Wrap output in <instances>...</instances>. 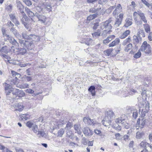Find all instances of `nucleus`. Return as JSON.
<instances>
[{"label":"nucleus","instance_id":"1","mask_svg":"<svg viewBox=\"0 0 152 152\" xmlns=\"http://www.w3.org/2000/svg\"><path fill=\"white\" fill-rule=\"evenodd\" d=\"M133 16L135 23L138 26H141L142 24V22L145 23L143 25L145 31L149 33L150 32V28L149 25L146 24L147 20L145 15L140 10H137L133 13Z\"/></svg>","mask_w":152,"mask_h":152},{"label":"nucleus","instance_id":"2","mask_svg":"<svg viewBox=\"0 0 152 152\" xmlns=\"http://www.w3.org/2000/svg\"><path fill=\"white\" fill-rule=\"evenodd\" d=\"M113 21V18H110L108 20L105 22H103L100 23V28L102 29H104L102 33V35L103 37H106L108 34H109L111 31L110 30L112 27L110 23Z\"/></svg>","mask_w":152,"mask_h":152},{"label":"nucleus","instance_id":"3","mask_svg":"<svg viewBox=\"0 0 152 152\" xmlns=\"http://www.w3.org/2000/svg\"><path fill=\"white\" fill-rule=\"evenodd\" d=\"M35 16L38 19V21L40 22L41 23L48 25L51 23L50 19L44 15L36 13L35 14Z\"/></svg>","mask_w":152,"mask_h":152},{"label":"nucleus","instance_id":"4","mask_svg":"<svg viewBox=\"0 0 152 152\" xmlns=\"http://www.w3.org/2000/svg\"><path fill=\"white\" fill-rule=\"evenodd\" d=\"M140 50L144 52L145 53L150 54L151 51V48L150 45L148 44L146 41H144L142 43Z\"/></svg>","mask_w":152,"mask_h":152},{"label":"nucleus","instance_id":"5","mask_svg":"<svg viewBox=\"0 0 152 152\" xmlns=\"http://www.w3.org/2000/svg\"><path fill=\"white\" fill-rule=\"evenodd\" d=\"M19 42L21 46L23 48H27L28 49L31 50L34 48V45L33 42L30 40L24 41L19 39Z\"/></svg>","mask_w":152,"mask_h":152},{"label":"nucleus","instance_id":"6","mask_svg":"<svg viewBox=\"0 0 152 152\" xmlns=\"http://www.w3.org/2000/svg\"><path fill=\"white\" fill-rule=\"evenodd\" d=\"M84 123L89 125L94 126L96 124V121L94 119H91L89 117H85L83 118Z\"/></svg>","mask_w":152,"mask_h":152},{"label":"nucleus","instance_id":"7","mask_svg":"<svg viewBox=\"0 0 152 152\" xmlns=\"http://www.w3.org/2000/svg\"><path fill=\"white\" fill-rule=\"evenodd\" d=\"M38 4L43 9H45L49 12L51 11L52 7L50 4L42 1H40Z\"/></svg>","mask_w":152,"mask_h":152},{"label":"nucleus","instance_id":"8","mask_svg":"<svg viewBox=\"0 0 152 152\" xmlns=\"http://www.w3.org/2000/svg\"><path fill=\"white\" fill-rule=\"evenodd\" d=\"M145 119L143 118L141 119H138L136 124V127L137 129H138L139 128L140 129L143 128L145 124Z\"/></svg>","mask_w":152,"mask_h":152},{"label":"nucleus","instance_id":"9","mask_svg":"<svg viewBox=\"0 0 152 152\" xmlns=\"http://www.w3.org/2000/svg\"><path fill=\"white\" fill-rule=\"evenodd\" d=\"M122 10V7L121 5L120 4H118L113 12V16L116 17L118 13L121 11Z\"/></svg>","mask_w":152,"mask_h":152},{"label":"nucleus","instance_id":"10","mask_svg":"<svg viewBox=\"0 0 152 152\" xmlns=\"http://www.w3.org/2000/svg\"><path fill=\"white\" fill-rule=\"evenodd\" d=\"M83 131L84 134L86 136L92 135L93 133V131L88 127L83 128Z\"/></svg>","mask_w":152,"mask_h":152},{"label":"nucleus","instance_id":"11","mask_svg":"<svg viewBox=\"0 0 152 152\" xmlns=\"http://www.w3.org/2000/svg\"><path fill=\"white\" fill-rule=\"evenodd\" d=\"M13 106L15 109V110H18L19 111H22L24 108V106L21 103L15 104H14Z\"/></svg>","mask_w":152,"mask_h":152},{"label":"nucleus","instance_id":"12","mask_svg":"<svg viewBox=\"0 0 152 152\" xmlns=\"http://www.w3.org/2000/svg\"><path fill=\"white\" fill-rule=\"evenodd\" d=\"M114 116V114L113 111L110 110L107 111L105 113V116L104 118L106 120H108V119L111 120L112 119L113 117Z\"/></svg>","mask_w":152,"mask_h":152},{"label":"nucleus","instance_id":"13","mask_svg":"<svg viewBox=\"0 0 152 152\" xmlns=\"http://www.w3.org/2000/svg\"><path fill=\"white\" fill-rule=\"evenodd\" d=\"M7 38L9 42L12 45L19 46V43L13 38L9 36V37H7Z\"/></svg>","mask_w":152,"mask_h":152},{"label":"nucleus","instance_id":"14","mask_svg":"<svg viewBox=\"0 0 152 152\" xmlns=\"http://www.w3.org/2000/svg\"><path fill=\"white\" fill-rule=\"evenodd\" d=\"M92 42V39L90 38H84L81 40L82 43H85L86 45H90Z\"/></svg>","mask_w":152,"mask_h":152},{"label":"nucleus","instance_id":"15","mask_svg":"<svg viewBox=\"0 0 152 152\" xmlns=\"http://www.w3.org/2000/svg\"><path fill=\"white\" fill-rule=\"evenodd\" d=\"M120 42V40L119 38L116 39L114 41L110 43L108 45L109 47H113L118 45Z\"/></svg>","mask_w":152,"mask_h":152},{"label":"nucleus","instance_id":"16","mask_svg":"<svg viewBox=\"0 0 152 152\" xmlns=\"http://www.w3.org/2000/svg\"><path fill=\"white\" fill-rule=\"evenodd\" d=\"M105 118H104L103 120L102 121V123L104 126L106 127L110 125L111 123V120L108 119V120H106Z\"/></svg>","mask_w":152,"mask_h":152},{"label":"nucleus","instance_id":"17","mask_svg":"<svg viewBox=\"0 0 152 152\" xmlns=\"http://www.w3.org/2000/svg\"><path fill=\"white\" fill-rule=\"evenodd\" d=\"M17 7L20 12L22 14L25 13L23 11L24 7L20 2H17Z\"/></svg>","mask_w":152,"mask_h":152},{"label":"nucleus","instance_id":"18","mask_svg":"<svg viewBox=\"0 0 152 152\" xmlns=\"http://www.w3.org/2000/svg\"><path fill=\"white\" fill-rule=\"evenodd\" d=\"M132 19L129 18H126L125 20V23L124 26L127 27L132 24Z\"/></svg>","mask_w":152,"mask_h":152},{"label":"nucleus","instance_id":"19","mask_svg":"<svg viewBox=\"0 0 152 152\" xmlns=\"http://www.w3.org/2000/svg\"><path fill=\"white\" fill-rule=\"evenodd\" d=\"M31 40L34 42H38L39 41L40 37L36 35L31 34H30Z\"/></svg>","mask_w":152,"mask_h":152},{"label":"nucleus","instance_id":"20","mask_svg":"<svg viewBox=\"0 0 152 152\" xmlns=\"http://www.w3.org/2000/svg\"><path fill=\"white\" fill-rule=\"evenodd\" d=\"M74 128L75 130L76 133H77L78 134H80L82 133L81 132V129L80 125H75L74 126Z\"/></svg>","mask_w":152,"mask_h":152},{"label":"nucleus","instance_id":"21","mask_svg":"<svg viewBox=\"0 0 152 152\" xmlns=\"http://www.w3.org/2000/svg\"><path fill=\"white\" fill-rule=\"evenodd\" d=\"M18 54L23 55L25 54L26 52L27 51L25 48H19L17 49Z\"/></svg>","mask_w":152,"mask_h":152},{"label":"nucleus","instance_id":"22","mask_svg":"<svg viewBox=\"0 0 152 152\" xmlns=\"http://www.w3.org/2000/svg\"><path fill=\"white\" fill-rule=\"evenodd\" d=\"M133 47L132 44L131 43H129L126 45L125 47L124 50L125 52H128L132 49Z\"/></svg>","mask_w":152,"mask_h":152},{"label":"nucleus","instance_id":"23","mask_svg":"<svg viewBox=\"0 0 152 152\" xmlns=\"http://www.w3.org/2000/svg\"><path fill=\"white\" fill-rule=\"evenodd\" d=\"M25 9L27 15L30 17H33L34 16H35V15L34 14V13L28 8L26 7Z\"/></svg>","mask_w":152,"mask_h":152},{"label":"nucleus","instance_id":"24","mask_svg":"<svg viewBox=\"0 0 152 152\" xmlns=\"http://www.w3.org/2000/svg\"><path fill=\"white\" fill-rule=\"evenodd\" d=\"M131 37H128L124 40L122 43V45L123 46H125L131 42Z\"/></svg>","mask_w":152,"mask_h":152},{"label":"nucleus","instance_id":"25","mask_svg":"<svg viewBox=\"0 0 152 152\" xmlns=\"http://www.w3.org/2000/svg\"><path fill=\"white\" fill-rule=\"evenodd\" d=\"M130 32L129 30H127L125 31L120 36L121 39H124L128 35Z\"/></svg>","mask_w":152,"mask_h":152},{"label":"nucleus","instance_id":"26","mask_svg":"<svg viewBox=\"0 0 152 152\" xmlns=\"http://www.w3.org/2000/svg\"><path fill=\"white\" fill-rule=\"evenodd\" d=\"M32 130L35 133H37V135L39 134V131L38 128V126L35 124L32 128Z\"/></svg>","mask_w":152,"mask_h":152},{"label":"nucleus","instance_id":"27","mask_svg":"<svg viewBox=\"0 0 152 152\" xmlns=\"http://www.w3.org/2000/svg\"><path fill=\"white\" fill-rule=\"evenodd\" d=\"M20 117L21 118L22 120L25 119L26 120H27L29 119L30 115L29 114H21Z\"/></svg>","mask_w":152,"mask_h":152},{"label":"nucleus","instance_id":"28","mask_svg":"<svg viewBox=\"0 0 152 152\" xmlns=\"http://www.w3.org/2000/svg\"><path fill=\"white\" fill-rule=\"evenodd\" d=\"M121 19H119L118 18L116 19L114 24V26L115 28L118 27L121 24Z\"/></svg>","mask_w":152,"mask_h":152},{"label":"nucleus","instance_id":"29","mask_svg":"<svg viewBox=\"0 0 152 152\" xmlns=\"http://www.w3.org/2000/svg\"><path fill=\"white\" fill-rule=\"evenodd\" d=\"M22 37L23 39H26V40H31L30 34L28 35L26 32L22 34Z\"/></svg>","mask_w":152,"mask_h":152},{"label":"nucleus","instance_id":"30","mask_svg":"<svg viewBox=\"0 0 152 152\" xmlns=\"http://www.w3.org/2000/svg\"><path fill=\"white\" fill-rule=\"evenodd\" d=\"M144 134L143 132H137L136 134V138L138 139H141Z\"/></svg>","mask_w":152,"mask_h":152},{"label":"nucleus","instance_id":"31","mask_svg":"<svg viewBox=\"0 0 152 152\" xmlns=\"http://www.w3.org/2000/svg\"><path fill=\"white\" fill-rule=\"evenodd\" d=\"M16 86L20 88H28L29 85L27 83H23L21 85H19L18 86L17 85Z\"/></svg>","mask_w":152,"mask_h":152},{"label":"nucleus","instance_id":"32","mask_svg":"<svg viewBox=\"0 0 152 152\" xmlns=\"http://www.w3.org/2000/svg\"><path fill=\"white\" fill-rule=\"evenodd\" d=\"M125 120L122 117H119L116 120L115 122L117 123H120L123 124L125 122Z\"/></svg>","mask_w":152,"mask_h":152},{"label":"nucleus","instance_id":"33","mask_svg":"<svg viewBox=\"0 0 152 152\" xmlns=\"http://www.w3.org/2000/svg\"><path fill=\"white\" fill-rule=\"evenodd\" d=\"M101 33V31L100 30L98 29L97 31L92 34L93 37H97L99 36Z\"/></svg>","mask_w":152,"mask_h":152},{"label":"nucleus","instance_id":"34","mask_svg":"<svg viewBox=\"0 0 152 152\" xmlns=\"http://www.w3.org/2000/svg\"><path fill=\"white\" fill-rule=\"evenodd\" d=\"M0 149L2 150L3 152H12L7 148H6L4 146L0 144Z\"/></svg>","mask_w":152,"mask_h":152},{"label":"nucleus","instance_id":"35","mask_svg":"<svg viewBox=\"0 0 152 152\" xmlns=\"http://www.w3.org/2000/svg\"><path fill=\"white\" fill-rule=\"evenodd\" d=\"M95 89V87L94 86H90L88 89V91L91 92V94L93 96H94L95 95L94 92Z\"/></svg>","mask_w":152,"mask_h":152},{"label":"nucleus","instance_id":"36","mask_svg":"<svg viewBox=\"0 0 152 152\" xmlns=\"http://www.w3.org/2000/svg\"><path fill=\"white\" fill-rule=\"evenodd\" d=\"M64 132V130L62 129L59 130L57 132L58 137H62Z\"/></svg>","mask_w":152,"mask_h":152},{"label":"nucleus","instance_id":"37","mask_svg":"<svg viewBox=\"0 0 152 152\" xmlns=\"http://www.w3.org/2000/svg\"><path fill=\"white\" fill-rule=\"evenodd\" d=\"M10 31L15 35L17 37H18L20 35L17 32L16 30L14 28L12 27L10 29Z\"/></svg>","mask_w":152,"mask_h":152},{"label":"nucleus","instance_id":"38","mask_svg":"<svg viewBox=\"0 0 152 152\" xmlns=\"http://www.w3.org/2000/svg\"><path fill=\"white\" fill-rule=\"evenodd\" d=\"M23 16V18L21 19V21L23 24L26 22V21L27 20L28 17L26 16L25 13L22 14Z\"/></svg>","mask_w":152,"mask_h":152},{"label":"nucleus","instance_id":"39","mask_svg":"<svg viewBox=\"0 0 152 152\" xmlns=\"http://www.w3.org/2000/svg\"><path fill=\"white\" fill-rule=\"evenodd\" d=\"M25 96V93L22 90H19L17 97H22Z\"/></svg>","mask_w":152,"mask_h":152},{"label":"nucleus","instance_id":"40","mask_svg":"<svg viewBox=\"0 0 152 152\" xmlns=\"http://www.w3.org/2000/svg\"><path fill=\"white\" fill-rule=\"evenodd\" d=\"M133 41L134 44H136L138 43H139V40L138 37L137 36H134L133 37Z\"/></svg>","mask_w":152,"mask_h":152},{"label":"nucleus","instance_id":"41","mask_svg":"<svg viewBox=\"0 0 152 152\" xmlns=\"http://www.w3.org/2000/svg\"><path fill=\"white\" fill-rule=\"evenodd\" d=\"M35 124H34L32 122L30 121H28L26 124V126L29 128H32L33 126L35 125Z\"/></svg>","mask_w":152,"mask_h":152},{"label":"nucleus","instance_id":"42","mask_svg":"<svg viewBox=\"0 0 152 152\" xmlns=\"http://www.w3.org/2000/svg\"><path fill=\"white\" fill-rule=\"evenodd\" d=\"M5 91H7L8 90H11L12 89V86L11 85L8 84L7 83H5Z\"/></svg>","mask_w":152,"mask_h":152},{"label":"nucleus","instance_id":"43","mask_svg":"<svg viewBox=\"0 0 152 152\" xmlns=\"http://www.w3.org/2000/svg\"><path fill=\"white\" fill-rule=\"evenodd\" d=\"M1 31L3 37H6V38L7 37H9V35L6 34V30L4 28H2Z\"/></svg>","mask_w":152,"mask_h":152},{"label":"nucleus","instance_id":"44","mask_svg":"<svg viewBox=\"0 0 152 152\" xmlns=\"http://www.w3.org/2000/svg\"><path fill=\"white\" fill-rule=\"evenodd\" d=\"M140 50H138V52L136 53L134 56V57L136 58H140L141 55V53L140 52Z\"/></svg>","mask_w":152,"mask_h":152},{"label":"nucleus","instance_id":"45","mask_svg":"<svg viewBox=\"0 0 152 152\" xmlns=\"http://www.w3.org/2000/svg\"><path fill=\"white\" fill-rule=\"evenodd\" d=\"M19 90V89H11L10 90L11 91H12V94L13 95H15L16 96V97H17L18 94V91Z\"/></svg>","mask_w":152,"mask_h":152},{"label":"nucleus","instance_id":"46","mask_svg":"<svg viewBox=\"0 0 152 152\" xmlns=\"http://www.w3.org/2000/svg\"><path fill=\"white\" fill-rule=\"evenodd\" d=\"M19 90V89H11L10 90L11 91H12V94L13 95H15L16 96V97H17L18 94V91Z\"/></svg>","mask_w":152,"mask_h":152},{"label":"nucleus","instance_id":"47","mask_svg":"<svg viewBox=\"0 0 152 152\" xmlns=\"http://www.w3.org/2000/svg\"><path fill=\"white\" fill-rule=\"evenodd\" d=\"M138 33L139 34H141V35H142L143 37H145V33L144 32V30L142 29H139L138 30Z\"/></svg>","mask_w":152,"mask_h":152},{"label":"nucleus","instance_id":"48","mask_svg":"<svg viewBox=\"0 0 152 152\" xmlns=\"http://www.w3.org/2000/svg\"><path fill=\"white\" fill-rule=\"evenodd\" d=\"M67 137L69 138L72 139L73 136V134H72V132L71 131H69L67 132Z\"/></svg>","mask_w":152,"mask_h":152},{"label":"nucleus","instance_id":"49","mask_svg":"<svg viewBox=\"0 0 152 152\" xmlns=\"http://www.w3.org/2000/svg\"><path fill=\"white\" fill-rule=\"evenodd\" d=\"M12 74L13 76H17L18 77H20L21 76L20 74L13 71H12Z\"/></svg>","mask_w":152,"mask_h":152},{"label":"nucleus","instance_id":"50","mask_svg":"<svg viewBox=\"0 0 152 152\" xmlns=\"http://www.w3.org/2000/svg\"><path fill=\"white\" fill-rule=\"evenodd\" d=\"M146 142L145 141H143L140 143V145L141 147L146 148Z\"/></svg>","mask_w":152,"mask_h":152},{"label":"nucleus","instance_id":"51","mask_svg":"<svg viewBox=\"0 0 152 152\" xmlns=\"http://www.w3.org/2000/svg\"><path fill=\"white\" fill-rule=\"evenodd\" d=\"M0 51L1 52H4L5 53H7V47L6 46L3 47L0 50Z\"/></svg>","mask_w":152,"mask_h":152},{"label":"nucleus","instance_id":"52","mask_svg":"<svg viewBox=\"0 0 152 152\" xmlns=\"http://www.w3.org/2000/svg\"><path fill=\"white\" fill-rule=\"evenodd\" d=\"M112 51V49H109L105 51L104 52L105 53V54H106L107 55L109 56L110 54Z\"/></svg>","mask_w":152,"mask_h":152},{"label":"nucleus","instance_id":"53","mask_svg":"<svg viewBox=\"0 0 152 152\" xmlns=\"http://www.w3.org/2000/svg\"><path fill=\"white\" fill-rule=\"evenodd\" d=\"M25 91L26 92L30 94H33L34 92V91L33 89L29 88L26 89Z\"/></svg>","mask_w":152,"mask_h":152},{"label":"nucleus","instance_id":"54","mask_svg":"<svg viewBox=\"0 0 152 152\" xmlns=\"http://www.w3.org/2000/svg\"><path fill=\"white\" fill-rule=\"evenodd\" d=\"M36 9L39 12H41L43 10L42 8L39 6V4H38V6L36 7Z\"/></svg>","mask_w":152,"mask_h":152},{"label":"nucleus","instance_id":"55","mask_svg":"<svg viewBox=\"0 0 152 152\" xmlns=\"http://www.w3.org/2000/svg\"><path fill=\"white\" fill-rule=\"evenodd\" d=\"M115 6L110 7L107 10V11L109 12H111L115 8Z\"/></svg>","mask_w":152,"mask_h":152},{"label":"nucleus","instance_id":"56","mask_svg":"<svg viewBox=\"0 0 152 152\" xmlns=\"http://www.w3.org/2000/svg\"><path fill=\"white\" fill-rule=\"evenodd\" d=\"M122 124L124 128L125 129H128L129 127V125H128V124L125 121V122Z\"/></svg>","mask_w":152,"mask_h":152},{"label":"nucleus","instance_id":"57","mask_svg":"<svg viewBox=\"0 0 152 152\" xmlns=\"http://www.w3.org/2000/svg\"><path fill=\"white\" fill-rule=\"evenodd\" d=\"M138 113L137 111H134L133 113V117L135 119L137 116Z\"/></svg>","mask_w":152,"mask_h":152},{"label":"nucleus","instance_id":"58","mask_svg":"<svg viewBox=\"0 0 152 152\" xmlns=\"http://www.w3.org/2000/svg\"><path fill=\"white\" fill-rule=\"evenodd\" d=\"M115 138L117 140L120 139L121 137V136L119 133H116V134H115Z\"/></svg>","mask_w":152,"mask_h":152},{"label":"nucleus","instance_id":"59","mask_svg":"<svg viewBox=\"0 0 152 152\" xmlns=\"http://www.w3.org/2000/svg\"><path fill=\"white\" fill-rule=\"evenodd\" d=\"M101 9V8H98L97 9H96L94 8H91L90 10V12H95L96 11L99 10Z\"/></svg>","mask_w":152,"mask_h":152},{"label":"nucleus","instance_id":"60","mask_svg":"<svg viewBox=\"0 0 152 152\" xmlns=\"http://www.w3.org/2000/svg\"><path fill=\"white\" fill-rule=\"evenodd\" d=\"M149 33L148 36V39L150 41H152V32H151Z\"/></svg>","mask_w":152,"mask_h":152},{"label":"nucleus","instance_id":"61","mask_svg":"<svg viewBox=\"0 0 152 152\" xmlns=\"http://www.w3.org/2000/svg\"><path fill=\"white\" fill-rule=\"evenodd\" d=\"M0 55L1 56H2L3 57H4L7 59H8L10 58V57L6 54H3V53H2L0 54Z\"/></svg>","mask_w":152,"mask_h":152},{"label":"nucleus","instance_id":"62","mask_svg":"<svg viewBox=\"0 0 152 152\" xmlns=\"http://www.w3.org/2000/svg\"><path fill=\"white\" fill-rule=\"evenodd\" d=\"M10 16L11 19L12 21L13 22L16 19V18H15V16L13 14H10Z\"/></svg>","mask_w":152,"mask_h":152},{"label":"nucleus","instance_id":"63","mask_svg":"<svg viewBox=\"0 0 152 152\" xmlns=\"http://www.w3.org/2000/svg\"><path fill=\"white\" fill-rule=\"evenodd\" d=\"M12 5L10 4L8 6H7L6 7V9L10 11L12 10Z\"/></svg>","mask_w":152,"mask_h":152},{"label":"nucleus","instance_id":"64","mask_svg":"<svg viewBox=\"0 0 152 152\" xmlns=\"http://www.w3.org/2000/svg\"><path fill=\"white\" fill-rule=\"evenodd\" d=\"M16 152H24L23 150L20 148H17L16 149Z\"/></svg>","mask_w":152,"mask_h":152}]
</instances>
